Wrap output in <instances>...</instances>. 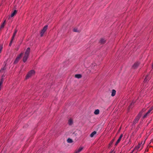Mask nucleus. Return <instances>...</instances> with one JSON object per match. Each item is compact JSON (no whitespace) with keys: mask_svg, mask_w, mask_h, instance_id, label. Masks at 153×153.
<instances>
[{"mask_svg":"<svg viewBox=\"0 0 153 153\" xmlns=\"http://www.w3.org/2000/svg\"><path fill=\"white\" fill-rule=\"evenodd\" d=\"M134 103H133V102H132V103H131V105H132V104H134Z\"/></svg>","mask_w":153,"mask_h":153,"instance_id":"obj_35","label":"nucleus"},{"mask_svg":"<svg viewBox=\"0 0 153 153\" xmlns=\"http://www.w3.org/2000/svg\"><path fill=\"white\" fill-rule=\"evenodd\" d=\"M29 55L25 54L24 56L23 57V61L24 62H25L27 60V58H28Z\"/></svg>","mask_w":153,"mask_h":153,"instance_id":"obj_8","label":"nucleus"},{"mask_svg":"<svg viewBox=\"0 0 153 153\" xmlns=\"http://www.w3.org/2000/svg\"><path fill=\"white\" fill-rule=\"evenodd\" d=\"M140 64L139 62H135L132 66V68L134 69L137 68L139 65Z\"/></svg>","mask_w":153,"mask_h":153,"instance_id":"obj_5","label":"nucleus"},{"mask_svg":"<svg viewBox=\"0 0 153 153\" xmlns=\"http://www.w3.org/2000/svg\"><path fill=\"white\" fill-rule=\"evenodd\" d=\"M83 148L80 147L78 149H76L74 153H79L82 150Z\"/></svg>","mask_w":153,"mask_h":153,"instance_id":"obj_7","label":"nucleus"},{"mask_svg":"<svg viewBox=\"0 0 153 153\" xmlns=\"http://www.w3.org/2000/svg\"><path fill=\"white\" fill-rule=\"evenodd\" d=\"M35 74V71L33 70L30 71L26 76V79H27L30 77Z\"/></svg>","mask_w":153,"mask_h":153,"instance_id":"obj_1","label":"nucleus"},{"mask_svg":"<svg viewBox=\"0 0 153 153\" xmlns=\"http://www.w3.org/2000/svg\"><path fill=\"white\" fill-rule=\"evenodd\" d=\"M152 111L150 109L148 110V111L147 112V113H148L149 114L150 113L151 111Z\"/></svg>","mask_w":153,"mask_h":153,"instance_id":"obj_29","label":"nucleus"},{"mask_svg":"<svg viewBox=\"0 0 153 153\" xmlns=\"http://www.w3.org/2000/svg\"><path fill=\"white\" fill-rule=\"evenodd\" d=\"M121 139H120V138L119 137V139H118V140H117V141L115 144V146H116L117 145V144L120 142V141L121 140Z\"/></svg>","mask_w":153,"mask_h":153,"instance_id":"obj_20","label":"nucleus"},{"mask_svg":"<svg viewBox=\"0 0 153 153\" xmlns=\"http://www.w3.org/2000/svg\"><path fill=\"white\" fill-rule=\"evenodd\" d=\"M6 65V64H5V66L1 69L0 71V72L4 73V71L6 69V68L5 67Z\"/></svg>","mask_w":153,"mask_h":153,"instance_id":"obj_10","label":"nucleus"},{"mask_svg":"<svg viewBox=\"0 0 153 153\" xmlns=\"http://www.w3.org/2000/svg\"><path fill=\"white\" fill-rule=\"evenodd\" d=\"M47 25L43 27V29L42 30L40 33L41 36L42 37L43 36V35L45 32L46 30L47 29Z\"/></svg>","mask_w":153,"mask_h":153,"instance_id":"obj_3","label":"nucleus"},{"mask_svg":"<svg viewBox=\"0 0 153 153\" xmlns=\"http://www.w3.org/2000/svg\"><path fill=\"white\" fill-rule=\"evenodd\" d=\"M67 141L68 143H71L73 142L72 140L70 138H69L67 139Z\"/></svg>","mask_w":153,"mask_h":153,"instance_id":"obj_19","label":"nucleus"},{"mask_svg":"<svg viewBox=\"0 0 153 153\" xmlns=\"http://www.w3.org/2000/svg\"><path fill=\"white\" fill-rule=\"evenodd\" d=\"M152 69H153V64L152 65Z\"/></svg>","mask_w":153,"mask_h":153,"instance_id":"obj_34","label":"nucleus"},{"mask_svg":"<svg viewBox=\"0 0 153 153\" xmlns=\"http://www.w3.org/2000/svg\"><path fill=\"white\" fill-rule=\"evenodd\" d=\"M110 153H115V152L114 151H112Z\"/></svg>","mask_w":153,"mask_h":153,"instance_id":"obj_32","label":"nucleus"},{"mask_svg":"<svg viewBox=\"0 0 153 153\" xmlns=\"http://www.w3.org/2000/svg\"><path fill=\"white\" fill-rule=\"evenodd\" d=\"M1 52H0V53H1Z\"/></svg>","mask_w":153,"mask_h":153,"instance_id":"obj_36","label":"nucleus"},{"mask_svg":"<svg viewBox=\"0 0 153 153\" xmlns=\"http://www.w3.org/2000/svg\"><path fill=\"white\" fill-rule=\"evenodd\" d=\"M73 31L75 32H78V31L77 30V29L76 28H74L73 29Z\"/></svg>","mask_w":153,"mask_h":153,"instance_id":"obj_26","label":"nucleus"},{"mask_svg":"<svg viewBox=\"0 0 153 153\" xmlns=\"http://www.w3.org/2000/svg\"><path fill=\"white\" fill-rule=\"evenodd\" d=\"M23 55V53H21L20 55H19L16 58L15 61H14V64H16L19 61L20 58Z\"/></svg>","mask_w":153,"mask_h":153,"instance_id":"obj_4","label":"nucleus"},{"mask_svg":"<svg viewBox=\"0 0 153 153\" xmlns=\"http://www.w3.org/2000/svg\"><path fill=\"white\" fill-rule=\"evenodd\" d=\"M30 48H28L25 51V54L29 55L30 52Z\"/></svg>","mask_w":153,"mask_h":153,"instance_id":"obj_9","label":"nucleus"},{"mask_svg":"<svg viewBox=\"0 0 153 153\" xmlns=\"http://www.w3.org/2000/svg\"><path fill=\"white\" fill-rule=\"evenodd\" d=\"M147 76H146V77H145V78L144 79V81H147L148 79L147 78Z\"/></svg>","mask_w":153,"mask_h":153,"instance_id":"obj_30","label":"nucleus"},{"mask_svg":"<svg viewBox=\"0 0 153 153\" xmlns=\"http://www.w3.org/2000/svg\"><path fill=\"white\" fill-rule=\"evenodd\" d=\"M13 41H11V40L10 41V43L9 44V46H11L12 42H13Z\"/></svg>","mask_w":153,"mask_h":153,"instance_id":"obj_28","label":"nucleus"},{"mask_svg":"<svg viewBox=\"0 0 153 153\" xmlns=\"http://www.w3.org/2000/svg\"><path fill=\"white\" fill-rule=\"evenodd\" d=\"M106 40L103 38H101L100 41V43L101 44H103L105 43Z\"/></svg>","mask_w":153,"mask_h":153,"instance_id":"obj_11","label":"nucleus"},{"mask_svg":"<svg viewBox=\"0 0 153 153\" xmlns=\"http://www.w3.org/2000/svg\"><path fill=\"white\" fill-rule=\"evenodd\" d=\"M3 48V45H0V52H1Z\"/></svg>","mask_w":153,"mask_h":153,"instance_id":"obj_23","label":"nucleus"},{"mask_svg":"<svg viewBox=\"0 0 153 153\" xmlns=\"http://www.w3.org/2000/svg\"><path fill=\"white\" fill-rule=\"evenodd\" d=\"M114 139H113L111 141L110 143L109 144V145L110 146H111L112 145V144L113 143V142L114 141Z\"/></svg>","mask_w":153,"mask_h":153,"instance_id":"obj_22","label":"nucleus"},{"mask_svg":"<svg viewBox=\"0 0 153 153\" xmlns=\"http://www.w3.org/2000/svg\"><path fill=\"white\" fill-rule=\"evenodd\" d=\"M97 132L95 131L93 132L90 134V136L91 137H93L94 135L96 134Z\"/></svg>","mask_w":153,"mask_h":153,"instance_id":"obj_18","label":"nucleus"},{"mask_svg":"<svg viewBox=\"0 0 153 153\" xmlns=\"http://www.w3.org/2000/svg\"><path fill=\"white\" fill-rule=\"evenodd\" d=\"M150 109L152 111L153 109V106Z\"/></svg>","mask_w":153,"mask_h":153,"instance_id":"obj_33","label":"nucleus"},{"mask_svg":"<svg viewBox=\"0 0 153 153\" xmlns=\"http://www.w3.org/2000/svg\"><path fill=\"white\" fill-rule=\"evenodd\" d=\"M75 76L76 78H77L78 79L82 77V76L80 74H76Z\"/></svg>","mask_w":153,"mask_h":153,"instance_id":"obj_16","label":"nucleus"},{"mask_svg":"<svg viewBox=\"0 0 153 153\" xmlns=\"http://www.w3.org/2000/svg\"><path fill=\"white\" fill-rule=\"evenodd\" d=\"M68 124L69 125L71 126V125L73 123V121L72 119H70L68 121Z\"/></svg>","mask_w":153,"mask_h":153,"instance_id":"obj_12","label":"nucleus"},{"mask_svg":"<svg viewBox=\"0 0 153 153\" xmlns=\"http://www.w3.org/2000/svg\"><path fill=\"white\" fill-rule=\"evenodd\" d=\"M149 114L148 113H146L143 116V118H146V116H147V115H148V114Z\"/></svg>","mask_w":153,"mask_h":153,"instance_id":"obj_25","label":"nucleus"},{"mask_svg":"<svg viewBox=\"0 0 153 153\" xmlns=\"http://www.w3.org/2000/svg\"><path fill=\"white\" fill-rule=\"evenodd\" d=\"M141 144L140 143H139L135 147V149L136 150H138L140 148L141 146Z\"/></svg>","mask_w":153,"mask_h":153,"instance_id":"obj_15","label":"nucleus"},{"mask_svg":"<svg viewBox=\"0 0 153 153\" xmlns=\"http://www.w3.org/2000/svg\"><path fill=\"white\" fill-rule=\"evenodd\" d=\"M3 76V75L2 76L1 79L0 81V91L1 90V87H2V84L4 82Z\"/></svg>","mask_w":153,"mask_h":153,"instance_id":"obj_6","label":"nucleus"},{"mask_svg":"<svg viewBox=\"0 0 153 153\" xmlns=\"http://www.w3.org/2000/svg\"><path fill=\"white\" fill-rule=\"evenodd\" d=\"M17 30L16 29H15V31L14 32L13 35L15 36V35H16V33L17 32Z\"/></svg>","mask_w":153,"mask_h":153,"instance_id":"obj_24","label":"nucleus"},{"mask_svg":"<svg viewBox=\"0 0 153 153\" xmlns=\"http://www.w3.org/2000/svg\"><path fill=\"white\" fill-rule=\"evenodd\" d=\"M17 11L16 10H14L13 13H12L11 15V17H13L17 13Z\"/></svg>","mask_w":153,"mask_h":153,"instance_id":"obj_14","label":"nucleus"},{"mask_svg":"<svg viewBox=\"0 0 153 153\" xmlns=\"http://www.w3.org/2000/svg\"><path fill=\"white\" fill-rule=\"evenodd\" d=\"M5 20L4 22L2 24V25L1 26V28H3L4 27L5 25Z\"/></svg>","mask_w":153,"mask_h":153,"instance_id":"obj_21","label":"nucleus"},{"mask_svg":"<svg viewBox=\"0 0 153 153\" xmlns=\"http://www.w3.org/2000/svg\"><path fill=\"white\" fill-rule=\"evenodd\" d=\"M116 91L114 89L112 90V92H111V96L112 97H114V96L116 94Z\"/></svg>","mask_w":153,"mask_h":153,"instance_id":"obj_13","label":"nucleus"},{"mask_svg":"<svg viewBox=\"0 0 153 153\" xmlns=\"http://www.w3.org/2000/svg\"><path fill=\"white\" fill-rule=\"evenodd\" d=\"M99 112H100V110L99 109H97L94 112V113L95 114L97 115V114H99Z\"/></svg>","mask_w":153,"mask_h":153,"instance_id":"obj_17","label":"nucleus"},{"mask_svg":"<svg viewBox=\"0 0 153 153\" xmlns=\"http://www.w3.org/2000/svg\"><path fill=\"white\" fill-rule=\"evenodd\" d=\"M142 113L141 112H140L138 115L136 117L135 119L133 121V123L134 124H136V123L139 120V119H140L141 115Z\"/></svg>","mask_w":153,"mask_h":153,"instance_id":"obj_2","label":"nucleus"},{"mask_svg":"<svg viewBox=\"0 0 153 153\" xmlns=\"http://www.w3.org/2000/svg\"><path fill=\"white\" fill-rule=\"evenodd\" d=\"M15 36L13 35L12 36V37L11 38V40L13 41L14 40Z\"/></svg>","mask_w":153,"mask_h":153,"instance_id":"obj_27","label":"nucleus"},{"mask_svg":"<svg viewBox=\"0 0 153 153\" xmlns=\"http://www.w3.org/2000/svg\"><path fill=\"white\" fill-rule=\"evenodd\" d=\"M123 137V134H121L120 135V136L119 138H120V139H121L122 137Z\"/></svg>","mask_w":153,"mask_h":153,"instance_id":"obj_31","label":"nucleus"}]
</instances>
